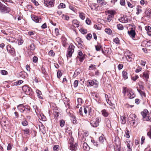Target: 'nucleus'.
<instances>
[{"instance_id": "nucleus-37", "label": "nucleus", "mask_w": 151, "mask_h": 151, "mask_svg": "<svg viewBox=\"0 0 151 151\" xmlns=\"http://www.w3.org/2000/svg\"><path fill=\"white\" fill-rule=\"evenodd\" d=\"M65 7V5L63 3H61L58 6V9L64 8Z\"/></svg>"}, {"instance_id": "nucleus-60", "label": "nucleus", "mask_w": 151, "mask_h": 151, "mask_svg": "<svg viewBox=\"0 0 151 151\" xmlns=\"http://www.w3.org/2000/svg\"><path fill=\"white\" fill-rule=\"evenodd\" d=\"M139 78V76L137 75L135 76H134L132 77V79L134 81H135L137 80Z\"/></svg>"}, {"instance_id": "nucleus-18", "label": "nucleus", "mask_w": 151, "mask_h": 151, "mask_svg": "<svg viewBox=\"0 0 151 151\" xmlns=\"http://www.w3.org/2000/svg\"><path fill=\"white\" fill-rule=\"evenodd\" d=\"M102 114L104 117H107L109 114L105 109L101 111Z\"/></svg>"}, {"instance_id": "nucleus-26", "label": "nucleus", "mask_w": 151, "mask_h": 151, "mask_svg": "<svg viewBox=\"0 0 151 151\" xmlns=\"http://www.w3.org/2000/svg\"><path fill=\"white\" fill-rule=\"evenodd\" d=\"M105 31L109 35H111L112 33L111 30L109 28H106L105 29Z\"/></svg>"}, {"instance_id": "nucleus-43", "label": "nucleus", "mask_w": 151, "mask_h": 151, "mask_svg": "<svg viewBox=\"0 0 151 151\" xmlns=\"http://www.w3.org/2000/svg\"><path fill=\"white\" fill-rule=\"evenodd\" d=\"M113 18V17L112 16V15H108L106 18L108 22H110Z\"/></svg>"}, {"instance_id": "nucleus-2", "label": "nucleus", "mask_w": 151, "mask_h": 151, "mask_svg": "<svg viewBox=\"0 0 151 151\" xmlns=\"http://www.w3.org/2000/svg\"><path fill=\"white\" fill-rule=\"evenodd\" d=\"M101 119L99 118H97L96 119H93L90 121V123L92 126L93 127H96L98 126L99 123L100 122Z\"/></svg>"}, {"instance_id": "nucleus-44", "label": "nucleus", "mask_w": 151, "mask_h": 151, "mask_svg": "<svg viewBox=\"0 0 151 151\" xmlns=\"http://www.w3.org/2000/svg\"><path fill=\"white\" fill-rule=\"evenodd\" d=\"M113 41L116 44H119L120 41L118 37H116L113 40Z\"/></svg>"}, {"instance_id": "nucleus-47", "label": "nucleus", "mask_w": 151, "mask_h": 151, "mask_svg": "<svg viewBox=\"0 0 151 151\" xmlns=\"http://www.w3.org/2000/svg\"><path fill=\"white\" fill-rule=\"evenodd\" d=\"M69 8L70 9L73 11L74 12H76V9L75 8V6H74L72 5H70L69 6Z\"/></svg>"}, {"instance_id": "nucleus-50", "label": "nucleus", "mask_w": 151, "mask_h": 151, "mask_svg": "<svg viewBox=\"0 0 151 151\" xmlns=\"http://www.w3.org/2000/svg\"><path fill=\"white\" fill-rule=\"evenodd\" d=\"M117 27L118 29L120 30H122L123 29L124 27L121 24H118L117 25Z\"/></svg>"}, {"instance_id": "nucleus-13", "label": "nucleus", "mask_w": 151, "mask_h": 151, "mask_svg": "<svg viewBox=\"0 0 151 151\" xmlns=\"http://www.w3.org/2000/svg\"><path fill=\"white\" fill-rule=\"evenodd\" d=\"M119 21L123 23H127L128 22V19L126 16H124L123 17H121L120 19H119Z\"/></svg>"}, {"instance_id": "nucleus-46", "label": "nucleus", "mask_w": 151, "mask_h": 151, "mask_svg": "<svg viewBox=\"0 0 151 151\" xmlns=\"http://www.w3.org/2000/svg\"><path fill=\"white\" fill-rule=\"evenodd\" d=\"M29 48L32 51L34 50L35 49V47L34 44H32L29 45Z\"/></svg>"}, {"instance_id": "nucleus-29", "label": "nucleus", "mask_w": 151, "mask_h": 151, "mask_svg": "<svg viewBox=\"0 0 151 151\" xmlns=\"http://www.w3.org/2000/svg\"><path fill=\"white\" fill-rule=\"evenodd\" d=\"M145 14L148 16L151 17V10L150 9H148L145 12Z\"/></svg>"}, {"instance_id": "nucleus-24", "label": "nucleus", "mask_w": 151, "mask_h": 151, "mask_svg": "<svg viewBox=\"0 0 151 151\" xmlns=\"http://www.w3.org/2000/svg\"><path fill=\"white\" fill-rule=\"evenodd\" d=\"M97 2L101 5H104L106 4V2L104 0H98Z\"/></svg>"}, {"instance_id": "nucleus-35", "label": "nucleus", "mask_w": 151, "mask_h": 151, "mask_svg": "<svg viewBox=\"0 0 151 151\" xmlns=\"http://www.w3.org/2000/svg\"><path fill=\"white\" fill-rule=\"evenodd\" d=\"M121 123L122 124H124L126 122V117L125 116H122L121 118Z\"/></svg>"}, {"instance_id": "nucleus-45", "label": "nucleus", "mask_w": 151, "mask_h": 151, "mask_svg": "<svg viewBox=\"0 0 151 151\" xmlns=\"http://www.w3.org/2000/svg\"><path fill=\"white\" fill-rule=\"evenodd\" d=\"M105 139L102 136H100L99 138V140L100 142L101 143H103Z\"/></svg>"}, {"instance_id": "nucleus-7", "label": "nucleus", "mask_w": 151, "mask_h": 151, "mask_svg": "<svg viewBox=\"0 0 151 151\" xmlns=\"http://www.w3.org/2000/svg\"><path fill=\"white\" fill-rule=\"evenodd\" d=\"M130 116L131 119H134V121L133 122V125L134 127H135L138 124V118L136 115L134 114H131L130 115Z\"/></svg>"}, {"instance_id": "nucleus-52", "label": "nucleus", "mask_w": 151, "mask_h": 151, "mask_svg": "<svg viewBox=\"0 0 151 151\" xmlns=\"http://www.w3.org/2000/svg\"><path fill=\"white\" fill-rule=\"evenodd\" d=\"M80 31L82 34H85L87 33V30L86 29H81Z\"/></svg>"}, {"instance_id": "nucleus-27", "label": "nucleus", "mask_w": 151, "mask_h": 151, "mask_svg": "<svg viewBox=\"0 0 151 151\" xmlns=\"http://www.w3.org/2000/svg\"><path fill=\"white\" fill-rule=\"evenodd\" d=\"M141 7L140 6H138L137 7V12L136 14H139V13L141 12L142 11V10L141 9Z\"/></svg>"}, {"instance_id": "nucleus-32", "label": "nucleus", "mask_w": 151, "mask_h": 151, "mask_svg": "<svg viewBox=\"0 0 151 151\" xmlns=\"http://www.w3.org/2000/svg\"><path fill=\"white\" fill-rule=\"evenodd\" d=\"M115 11L113 10H108L107 11V13L109 14V15H111L113 17H114L115 14Z\"/></svg>"}, {"instance_id": "nucleus-62", "label": "nucleus", "mask_w": 151, "mask_h": 151, "mask_svg": "<svg viewBox=\"0 0 151 151\" xmlns=\"http://www.w3.org/2000/svg\"><path fill=\"white\" fill-rule=\"evenodd\" d=\"M142 68H141L139 67L136 69L135 72L136 73H138L140 71L142 70Z\"/></svg>"}, {"instance_id": "nucleus-53", "label": "nucleus", "mask_w": 151, "mask_h": 151, "mask_svg": "<svg viewBox=\"0 0 151 151\" xmlns=\"http://www.w3.org/2000/svg\"><path fill=\"white\" fill-rule=\"evenodd\" d=\"M96 68V65H91L89 68L90 70H93Z\"/></svg>"}, {"instance_id": "nucleus-23", "label": "nucleus", "mask_w": 151, "mask_h": 151, "mask_svg": "<svg viewBox=\"0 0 151 151\" xmlns=\"http://www.w3.org/2000/svg\"><path fill=\"white\" fill-rule=\"evenodd\" d=\"M86 56V55L84 54L81 57H79V56H77V58L79 59L80 62H82L84 60Z\"/></svg>"}, {"instance_id": "nucleus-1", "label": "nucleus", "mask_w": 151, "mask_h": 151, "mask_svg": "<svg viewBox=\"0 0 151 151\" xmlns=\"http://www.w3.org/2000/svg\"><path fill=\"white\" fill-rule=\"evenodd\" d=\"M10 11V9L4 5L0 1V12L5 14L9 13Z\"/></svg>"}, {"instance_id": "nucleus-55", "label": "nucleus", "mask_w": 151, "mask_h": 151, "mask_svg": "<svg viewBox=\"0 0 151 151\" xmlns=\"http://www.w3.org/2000/svg\"><path fill=\"white\" fill-rule=\"evenodd\" d=\"M91 37L92 35L90 33L88 34L86 36V38L88 40H90Z\"/></svg>"}, {"instance_id": "nucleus-59", "label": "nucleus", "mask_w": 151, "mask_h": 151, "mask_svg": "<svg viewBox=\"0 0 151 151\" xmlns=\"http://www.w3.org/2000/svg\"><path fill=\"white\" fill-rule=\"evenodd\" d=\"M62 75V73L61 71L60 70H58L57 72V76L58 78H60Z\"/></svg>"}, {"instance_id": "nucleus-11", "label": "nucleus", "mask_w": 151, "mask_h": 151, "mask_svg": "<svg viewBox=\"0 0 151 151\" xmlns=\"http://www.w3.org/2000/svg\"><path fill=\"white\" fill-rule=\"evenodd\" d=\"M127 96L130 99H132L135 97V95L133 93L132 90L131 89H129V90L128 93L127 94Z\"/></svg>"}, {"instance_id": "nucleus-33", "label": "nucleus", "mask_w": 151, "mask_h": 151, "mask_svg": "<svg viewBox=\"0 0 151 151\" xmlns=\"http://www.w3.org/2000/svg\"><path fill=\"white\" fill-rule=\"evenodd\" d=\"M36 92L37 94L38 97L40 99H42V97L40 96L42 94L41 91L38 90H37L36 91Z\"/></svg>"}, {"instance_id": "nucleus-61", "label": "nucleus", "mask_w": 151, "mask_h": 151, "mask_svg": "<svg viewBox=\"0 0 151 151\" xmlns=\"http://www.w3.org/2000/svg\"><path fill=\"white\" fill-rule=\"evenodd\" d=\"M78 80H75L74 83V87H76L78 85Z\"/></svg>"}, {"instance_id": "nucleus-6", "label": "nucleus", "mask_w": 151, "mask_h": 151, "mask_svg": "<svg viewBox=\"0 0 151 151\" xmlns=\"http://www.w3.org/2000/svg\"><path fill=\"white\" fill-rule=\"evenodd\" d=\"M74 47L72 45H70L69 46L67 55V57L68 58L71 57L74 51Z\"/></svg>"}, {"instance_id": "nucleus-21", "label": "nucleus", "mask_w": 151, "mask_h": 151, "mask_svg": "<svg viewBox=\"0 0 151 151\" xmlns=\"http://www.w3.org/2000/svg\"><path fill=\"white\" fill-rule=\"evenodd\" d=\"M122 77L124 80L127 79V73L125 71L123 70L122 72Z\"/></svg>"}, {"instance_id": "nucleus-19", "label": "nucleus", "mask_w": 151, "mask_h": 151, "mask_svg": "<svg viewBox=\"0 0 151 151\" xmlns=\"http://www.w3.org/2000/svg\"><path fill=\"white\" fill-rule=\"evenodd\" d=\"M37 116L40 119H42L43 121H45L46 120L45 117L42 113H40Z\"/></svg>"}, {"instance_id": "nucleus-3", "label": "nucleus", "mask_w": 151, "mask_h": 151, "mask_svg": "<svg viewBox=\"0 0 151 151\" xmlns=\"http://www.w3.org/2000/svg\"><path fill=\"white\" fill-rule=\"evenodd\" d=\"M54 0H44V4L48 7H52L54 6Z\"/></svg>"}, {"instance_id": "nucleus-14", "label": "nucleus", "mask_w": 151, "mask_h": 151, "mask_svg": "<svg viewBox=\"0 0 151 151\" xmlns=\"http://www.w3.org/2000/svg\"><path fill=\"white\" fill-rule=\"evenodd\" d=\"M128 33L129 35L132 38L134 37L135 35V31L133 29H132L130 31H128Z\"/></svg>"}, {"instance_id": "nucleus-15", "label": "nucleus", "mask_w": 151, "mask_h": 151, "mask_svg": "<svg viewBox=\"0 0 151 151\" xmlns=\"http://www.w3.org/2000/svg\"><path fill=\"white\" fill-rule=\"evenodd\" d=\"M72 23L74 27L78 28L79 26V22L76 19L73 20L72 21Z\"/></svg>"}, {"instance_id": "nucleus-16", "label": "nucleus", "mask_w": 151, "mask_h": 151, "mask_svg": "<svg viewBox=\"0 0 151 151\" xmlns=\"http://www.w3.org/2000/svg\"><path fill=\"white\" fill-rule=\"evenodd\" d=\"M145 29L147 31L148 35H151V27L149 26H147L145 27Z\"/></svg>"}, {"instance_id": "nucleus-12", "label": "nucleus", "mask_w": 151, "mask_h": 151, "mask_svg": "<svg viewBox=\"0 0 151 151\" xmlns=\"http://www.w3.org/2000/svg\"><path fill=\"white\" fill-rule=\"evenodd\" d=\"M26 106H24L22 104H19L17 106V109L21 112H23Z\"/></svg>"}, {"instance_id": "nucleus-57", "label": "nucleus", "mask_w": 151, "mask_h": 151, "mask_svg": "<svg viewBox=\"0 0 151 151\" xmlns=\"http://www.w3.org/2000/svg\"><path fill=\"white\" fill-rule=\"evenodd\" d=\"M77 101L78 104L81 105L82 103L83 100L81 98H78L77 99Z\"/></svg>"}, {"instance_id": "nucleus-40", "label": "nucleus", "mask_w": 151, "mask_h": 151, "mask_svg": "<svg viewBox=\"0 0 151 151\" xmlns=\"http://www.w3.org/2000/svg\"><path fill=\"white\" fill-rule=\"evenodd\" d=\"M23 82V81L22 80H19L17 81L14 83L15 85L18 86L20 85Z\"/></svg>"}, {"instance_id": "nucleus-48", "label": "nucleus", "mask_w": 151, "mask_h": 151, "mask_svg": "<svg viewBox=\"0 0 151 151\" xmlns=\"http://www.w3.org/2000/svg\"><path fill=\"white\" fill-rule=\"evenodd\" d=\"M48 55L49 56H54L55 53L52 50H51L48 52Z\"/></svg>"}, {"instance_id": "nucleus-42", "label": "nucleus", "mask_w": 151, "mask_h": 151, "mask_svg": "<svg viewBox=\"0 0 151 151\" xmlns=\"http://www.w3.org/2000/svg\"><path fill=\"white\" fill-rule=\"evenodd\" d=\"M107 126L109 128H110L111 127V122L110 121L107 119L106 122Z\"/></svg>"}, {"instance_id": "nucleus-36", "label": "nucleus", "mask_w": 151, "mask_h": 151, "mask_svg": "<svg viewBox=\"0 0 151 151\" xmlns=\"http://www.w3.org/2000/svg\"><path fill=\"white\" fill-rule=\"evenodd\" d=\"M80 70L79 69H77L74 72L73 76L74 77H76L80 73Z\"/></svg>"}, {"instance_id": "nucleus-5", "label": "nucleus", "mask_w": 151, "mask_h": 151, "mask_svg": "<svg viewBox=\"0 0 151 151\" xmlns=\"http://www.w3.org/2000/svg\"><path fill=\"white\" fill-rule=\"evenodd\" d=\"M87 83L89 86H94L95 87H97L98 84V81L96 80H88Z\"/></svg>"}, {"instance_id": "nucleus-28", "label": "nucleus", "mask_w": 151, "mask_h": 151, "mask_svg": "<svg viewBox=\"0 0 151 151\" xmlns=\"http://www.w3.org/2000/svg\"><path fill=\"white\" fill-rule=\"evenodd\" d=\"M34 109H35V112L36 113V114L37 115H38L39 114H40V111H39L38 109L37 108V106H33Z\"/></svg>"}, {"instance_id": "nucleus-34", "label": "nucleus", "mask_w": 151, "mask_h": 151, "mask_svg": "<svg viewBox=\"0 0 151 151\" xmlns=\"http://www.w3.org/2000/svg\"><path fill=\"white\" fill-rule=\"evenodd\" d=\"M124 136L127 138H129L130 137V133L129 131L128 130H126L125 132V134Z\"/></svg>"}, {"instance_id": "nucleus-41", "label": "nucleus", "mask_w": 151, "mask_h": 151, "mask_svg": "<svg viewBox=\"0 0 151 151\" xmlns=\"http://www.w3.org/2000/svg\"><path fill=\"white\" fill-rule=\"evenodd\" d=\"M60 147L58 145H55L53 147V150L54 151H58L59 150Z\"/></svg>"}, {"instance_id": "nucleus-20", "label": "nucleus", "mask_w": 151, "mask_h": 151, "mask_svg": "<svg viewBox=\"0 0 151 151\" xmlns=\"http://www.w3.org/2000/svg\"><path fill=\"white\" fill-rule=\"evenodd\" d=\"M134 55H127L126 56V58L128 61L129 62L132 61Z\"/></svg>"}, {"instance_id": "nucleus-39", "label": "nucleus", "mask_w": 151, "mask_h": 151, "mask_svg": "<svg viewBox=\"0 0 151 151\" xmlns=\"http://www.w3.org/2000/svg\"><path fill=\"white\" fill-rule=\"evenodd\" d=\"M62 17L66 20H68L69 19V17L68 16L63 14L62 16Z\"/></svg>"}, {"instance_id": "nucleus-51", "label": "nucleus", "mask_w": 151, "mask_h": 151, "mask_svg": "<svg viewBox=\"0 0 151 151\" xmlns=\"http://www.w3.org/2000/svg\"><path fill=\"white\" fill-rule=\"evenodd\" d=\"M0 73L3 75H7L8 74L7 72L5 70H1Z\"/></svg>"}, {"instance_id": "nucleus-38", "label": "nucleus", "mask_w": 151, "mask_h": 151, "mask_svg": "<svg viewBox=\"0 0 151 151\" xmlns=\"http://www.w3.org/2000/svg\"><path fill=\"white\" fill-rule=\"evenodd\" d=\"M65 121L63 119L60 120V125L61 127H63L65 125Z\"/></svg>"}, {"instance_id": "nucleus-17", "label": "nucleus", "mask_w": 151, "mask_h": 151, "mask_svg": "<svg viewBox=\"0 0 151 151\" xmlns=\"http://www.w3.org/2000/svg\"><path fill=\"white\" fill-rule=\"evenodd\" d=\"M83 147L84 150L86 151L89 150L90 148L89 146L86 142L83 143Z\"/></svg>"}, {"instance_id": "nucleus-10", "label": "nucleus", "mask_w": 151, "mask_h": 151, "mask_svg": "<svg viewBox=\"0 0 151 151\" xmlns=\"http://www.w3.org/2000/svg\"><path fill=\"white\" fill-rule=\"evenodd\" d=\"M149 76V73L148 72H145L143 73L142 75L141 76V77L146 81H148Z\"/></svg>"}, {"instance_id": "nucleus-8", "label": "nucleus", "mask_w": 151, "mask_h": 151, "mask_svg": "<svg viewBox=\"0 0 151 151\" xmlns=\"http://www.w3.org/2000/svg\"><path fill=\"white\" fill-rule=\"evenodd\" d=\"M31 17L32 20L37 23H40L41 22V19L37 16L32 14L31 15Z\"/></svg>"}, {"instance_id": "nucleus-9", "label": "nucleus", "mask_w": 151, "mask_h": 151, "mask_svg": "<svg viewBox=\"0 0 151 151\" xmlns=\"http://www.w3.org/2000/svg\"><path fill=\"white\" fill-rule=\"evenodd\" d=\"M70 149L72 151H76L78 147L77 144L76 143L74 144L73 143L70 142Z\"/></svg>"}, {"instance_id": "nucleus-22", "label": "nucleus", "mask_w": 151, "mask_h": 151, "mask_svg": "<svg viewBox=\"0 0 151 151\" xmlns=\"http://www.w3.org/2000/svg\"><path fill=\"white\" fill-rule=\"evenodd\" d=\"M79 14L80 18L83 20L85 18V14L81 12H79Z\"/></svg>"}, {"instance_id": "nucleus-30", "label": "nucleus", "mask_w": 151, "mask_h": 151, "mask_svg": "<svg viewBox=\"0 0 151 151\" xmlns=\"http://www.w3.org/2000/svg\"><path fill=\"white\" fill-rule=\"evenodd\" d=\"M66 41L67 39L65 38H62V43L64 47H65L67 44Z\"/></svg>"}, {"instance_id": "nucleus-64", "label": "nucleus", "mask_w": 151, "mask_h": 151, "mask_svg": "<svg viewBox=\"0 0 151 151\" xmlns=\"http://www.w3.org/2000/svg\"><path fill=\"white\" fill-rule=\"evenodd\" d=\"M147 135L149 137L150 139H151V127L149 131L147 133Z\"/></svg>"}, {"instance_id": "nucleus-31", "label": "nucleus", "mask_w": 151, "mask_h": 151, "mask_svg": "<svg viewBox=\"0 0 151 151\" xmlns=\"http://www.w3.org/2000/svg\"><path fill=\"white\" fill-rule=\"evenodd\" d=\"M9 52L11 54L13 55L15 54L14 49L13 48H10V49L9 50Z\"/></svg>"}, {"instance_id": "nucleus-58", "label": "nucleus", "mask_w": 151, "mask_h": 151, "mask_svg": "<svg viewBox=\"0 0 151 151\" xmlns=\"http://www.w3.org/2000/svg\"><path fill=\"white\" fill-rule=\"evenodd\" d=\"M102 47L100 45L95 46L96 49L97 51H99Z\"/></svg>"}, {"instance_id": "nucleus-54", "label": "nucleus", "mask_w": 151, "mask_h": 151, "mask_svg": "<svg viewBox=\"0 0 151 151\" xmlns=\"http://www.w3.org/2000/svg\"><path fill=\"white\" fill-rule=\"evenodd\" d=\"M148 113L145 112L144 111H142L141 112V114L142 115L143 118L144 119L147 116V115Z\"/></svg>"}, {"instance_id": "nucleus-63", "label": "nucleus", "mask_w": 151, "mask_h": 151, "mask_svg": "<svg viewBox=\"0 0 151 151\" xmlns=\"http://www.w3.org/2000/svg\"><path fill=\"white\" fill-rule=\"evenodd\" d=\"M38 60V58L36 56H34L33 58V61L34 63H36Z\"/></svg>"}, {"instance_id": "nucleus-4", "label": "nucleus", "mask_w": 151, "mask_h": 151, "mask_svg": "<svg viewBox=\"0 0 151 151\" xmlns=\"http://www.w3.org/2000/svg\"><path fill=\"white\" fill-rule=\"evenodd\" d=\"M22 89L23 91L27 95L30 94L32 91V89L27 85H25L22 87Z\"/></svg>"}, {"instance_id": "nucleus-25", "label": "nucleus", "mask_w": 151, "mask_h": 151, "mask_svg": "<svg viewBox=\"0 0 151 151\" xmlns=\"http://www.w3.org/2000/svg\"><path fill=\"white\" fill-rule=\"evenodd\" d=\"M123 89L122 91V93L125 96L127 93H128V91L129 89H128L127 88L125 87H123Z\"/></svg>"}, {"instance_id": "nucleus-49", "label": "nucleus", "mask_w": 151, "mask_h": 151, "mask_svg": "<svg viewBox=\"0 0 151 151\" xmlns=\"http://www.w3.org/2000/svg\"><path fill=\"white\" fill-rule=\"evenodd\" d=\"M30 108L29 106H26L24 111H26L27 113H29L30 112Z\"/></svg>"}, {"instance_id": "nucleus-56", "label": "nucleus", "mask_w": 151, "mask_h": 151, "mask_svg": "<svg viewBox=\"0 0 151 151\" xmlns=\"http://www.w3.org/2000/svg\"><path fill=\"white\" fill-rule=\"evenodd\" d=\"M22 124L23 126H25L28 124V123L27 121L24 120V121L22 122Z\"/></svg>"}]
</instances>
